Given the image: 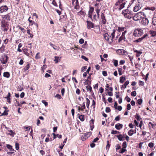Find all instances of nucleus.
I'll return each instance as SVG.
<instances>
[{
	"label": "nucleus",
	"instance_id": "79ce46f5",
	"mask_svg": "<svg viewBox=\"0 0 156 156\" xmlns=\"http://www.w3.org/2000/svg\"><path fill=\"white\" fill-rule=\"evenodd\" d=\"M126 78L125 77L122 76L120 77L119 82L120 83H123L125 80Z\"/></svg>",
	"mask_w": 156,
	"mask_h": 156
},
{
	"label": "nucleus",
	"instance_id": "bb28decb",
	"mask_svg": "<svg viewBox=\"0 0 156 156\" xmlns=\"http://www.w3.org/2000/svg\"><path fill=\"white\" fill-rule=\"evenodd\" d=\"M31 19H33V18H31V16H30L28 19V20L30 23L29 25L32 26L34 24L35 22L33 21L32 20H30Z\"/></svg>",
	"mask_w": 156,
	"mask_h": 156
},
{
	"label": "nucleus",
	"instance_id": "c03bdc74",
	"mask_svg": "<svg viewBox=\"0 0 156 156\" xmlns=\"http://www.w3.org/2000/svg\"><path fill=\"white\" fill-rule=\"evenodd\" d=\"M6 146L7 148L10 151H14V149L12 148V146L11 145L9 144H6Z\"/></svg>",
	"mask_w": 156,
	"mask_h": 156
},
{
	"label": "nucleus",
	"instance_id": "39448f33",
	"mask_svg": "<svg viewBox=\"0 0 156 156\" xmlns=\"http://www.w3.org/2000/svg\"><path fill=\"white\" fill-rule=\"evenodd\" d=\"M9 22L5 20H2L1 23V27L4 32L7 31L9 29Z\"/></svg>",
	"mask_w": 156,
	"mask_h": 156
},
{
	"label": "nucleus",
	"instance_id": "4d7b16f0",
	"mask_svg": "<svg viewBox=\"0 0 156 156\" xmlns=\"http://www.w3.org/2000/svg\"><path fill=\"white\" fill-rule=\"evenodd\" d=\"M122 147L123 148H126L127 147L126 142V141H124L122 144Z\"/></svg>",
	"mask_w": 156,
	"mask_h": 156
},
{
	"label": "nucleus",
	"instance_id": "ea45409f",
	"mask_svg": "<svg viewBox=\"0 0 156 156\" xmlns=\"http://www.w3.org/2000/svg\"><path fill=\"white\" fill-rule=\"evenodd\" d=\"M127 150L126 149V148H122L121 150L119 151V153L120 154H123L125 151H126Z\"/></svg>",
	"mask_w": 156,
	"mask_h": 156
},
{
	"label": "nucleus",
	"instance_id": "a18cd8bd",
	"mask_svg": "<svg viewBox=\"0 0 156 156\" xmlns=\"http://www.w3.org/2000/svg\"><path fill=\"white\" fill-rule=\"evenodd\" d=\"M118 71L119 72V75L120 76L122 75V67H121V68L118 67Z\"/></svg>",
	"mask_w": 156,
	"mask_h": 156
},
{
	"label": "nucleus",
	"instance_id": "58836bf2",
	"mask_svg": "<svg viewBox=\"0 0 156 156\" xmlns=\"http://www.w3.org/2000/svg\"><path fill=\"white\" fill-rule=\"evenodd\" d=\"M94 119H91L90 122V127H91V126H93V128H94Z\"/></svg>",
	"mask_w": 156,
	"mask_h": 156
},
{
	"label": "nucleus",
	"instance_id": "774afa93",
	"mask_svg": "<svg viewBox=\"0 0 156 156\" xmlns=\"http://www.w3.org/2000/svg\"><path fill=\"white\" fill-rule=\"evenodd\" d=\"M11 133L10 134V135H11L12 136H13L16 134L12 130H10L9 131Z\"/></svg>",
	"mask_w": 156,
	"mask_h": 156
},
{
	"label": "nucleus",
	"instance_id": "680f3d73",
	"mask_svg": "<svg viewBox=\"0 0 156 156\" xmlns=\"http://www.w3.org/2000/svg\"><path fill=\"white\" fill-rule=\"evenodd\" d=\"M131 95L132 96H133L134 97L136 95V91H133L131 93Z\"/></svg>",
	"mask_w": 156,
	"mask_h": 156
},
{
	"label": "nucleus",
	"instance_id": "423d86ee",
	"mask_svg": "<svg viewBox=\"0 0 156 156\" xmlns=\"http://www.w3.org/2000/svg\"><path fill=\"white\" fill-rule=\"evenodd\" d=\"M143 30L140 29H136L133 32V35L134 36L137 37L141 36L143 34Z\"/></svg>",
	"mask_w": 156,
	"mask_h": 156
},
{
	"label": "nucleus",
	"instance_id": "49530a36",
	"mask_svg": "<svg viewBox=\"0 0 156 156\" xmlns=\"http://www.w3.org/2000/svg\"><path fill=\"white\" fill-rule=\"evenodd\" d=\"M111 144L109 143V141H107V145L106 147V148L107 150L108 151L109 150V148L110 147Z\"/></svg>",
	"mask_w": 156,
	"mask_h": 156
},
{
	"label": "nucleus",
	"instance_id": "9b49d317",
	"mask_svg": "<svg viewBox=\"0 0 156 156\" xmlns=\"http://www.w3.org/2000/svg\"><path fill=\"white\" fill-rule=\"evenodd\" d=\"M148 36V35L147 34H145L142 37L139 38L137 39L134 40L133 42H141L146 37Z\"/></svg>",
	"mask_w": 156,
	"mask_h": 156
},
{
	"label": "nucleus",
	"instance_id": "c756f323",
	"mask_svg": "<svg viewBox=\"0 0 156 156\" xmlns=\"http://www.w3.org/2000/svg\"><path fill=\"white\" fill-rule=\"evenodd\" d=\"M134 52L136 53V57H138L140 56V55L142 53V52L141 51L136 50L134 51Z\"/></svg>",
	"mask_w": 156,
	"mask_h": 156
},
{
	"label": "nucleus",
	"instance_id": "052dcab7",
	"mask_svg": "<svg viewBox=\"0 0 156 156\" xmlns=\"http://www.w3.org/2000/svg\"><path fill=\"white\" fill-rule=\"evenodd\" d=\"M142 99H139L137 100V103L139 105H141L142 102Z\"/></svg>",
	"mask_w": 156,
	"mask_h": 156
},
{
	"label": "nucleus",
	"instance_id": "f257e3e1",
	"mask_svg": "<svg viewBox=\"0 0 156 156\" xmlns=\"http://www.w3.org/2000/svg\"><path fill=\"white\" fill-rule=\"evenodd\" d=\"M151 12L149 7L144 8L142 12H138L135 14V17H136V18H137L138 20L142 18L141 15H143L144 17H149L151 13Z\"/></svg>",
	"mask_w": 156,
	"mask_h": 156
},
{
	"label": "nucleus",
	"instance_id": "5701e85b",
	"mask_svg": "<svg viewBox=\"0 0 156 156\" xmlns=\"http://www.w3.org/2000/svg\"><path fill=\"white\" fill-rule=\"evenodd\" d=\"M126 38L125 37H124L121 35L118 40V42L120 43L121 42L122 40H123L124 41H126Z\"/></svg>",
	"mask_w": 156,
	"mask_h": 156
},
{
	"label": "nucleus",
	"instance_id": "dca6fc26",
	"mask_svg": "<svg viewBox=\"0 0 156 156\" xmlns=\"http://www.w3.org/2000/svg\"><path fill=\"white\" fill-rule=\"evenodd\" d=\"M136 127L135 126V129H131L129 130L128 132V134L130 136H132L133 133H136Z\"/></svg>",
	"mask_w": 156,
	"mask_h": 156
},
{
	"label": "nucleus",
	"instance_id": "9d476101",
	"mask_svg": "<svg viewBox=\"0 0 156 156\" xmlns=\"http://www.w3.org/2000/svg\"><path fill=\"white\" fill-rule=\"evenodd\" d=\"M86 23L87 24V28L88 29H91V28H94V24L90 21L87 20Z\"/></svg>",
	"mask_w": 156,
	"mask_h": 156
},
{
	"label": "nucleus",
	"instance_id": "603ef678",
	"mask_svg": "<svg viewBox=\"0 0 156 156\" xmlns=\"http://www.w3.org/2000/svg\"><path fill=\"white\" fill-rule=\"evenodd\" d=\"M135 118L137 120L140 121L141 119L140 118V116L137 113H136V115H135Z\"/></svg>",
	"mask_w": 156,
	"mask_h": 156
},
{
	"label": "nucleus",
	"instance_id": "412c9836",
	"mask_svg": "<svg viewBox=\"0 0 156 156\" xmlns=\"http://www.w3.org/2000/svg\"><path fill=\"white\" fill-rule=\"evenodd\" d=\"M77 115L79 116V119L81 121L83 122L85 120V118L84 115H80L79 113Z\"/></svg>",
	"mask_w": 156,
	"mask_h": 156
},
{
	"label": "nucleus",
	"instance_id": "2eb2a0df",
	"mask_svg": "<svg viewBox=\"0 0 156 156\" xmlns=\"http://www.w3.org/2000/svg\"><path fill=\"white\" fill-rule=\"evenodd\" d=\"M141 8V7L140 4H136L133 8V11L134 12H136L139 11Z\"/></svg>",
	"mask_w": 156,
	"mask_h": 156
},
{
	"label": "nucleus",
	"instance_id": "20e7f679",
	"mask_svg": "<svg viewBox=\"0 0 156 156\" xmlns=\"http://www.w3.org/2000/svg\"><path fill=\"white\" fill-rule=\"evenodd\" d=\"M124 0H118L115 4L114 7L115 9H118L119 10H120L125 7L126 4L125 2H123Z\"/></svg>",
	"mask_w": 156,
	"mask_h": 156
},
{
	"label": "nucleus",
	"instance_id": "69168bd1",
	"mask_svg": "<svg viewBox=\"0 0 156 156\" xmlns=\"http://www.w3.org/2000/svg\"><path fill=\"white\" fill-rule=\"evenodd\" d=\"M111 111V109L109 107H107L105 109V112H110Z\"/></svg>",
	"mask_w": 156,
	"mask_h": 156
},
{
	"label": "nucleus",
	"instance_id": "7ed1b4c3",
	"mask_svg": "<svg viewBox=\"0 0 156 156\" xmlns=\"http://www.w3.org/2000/svg\"><path fill=\"white\" fill-rule=\"evenodd\" d=\"M122 14L125 18L128 20L130 19L134 15L133 12L128 9L123 10L122 11Z\"/></svg>",
	"mask_w": 156,
	"mask_h": 156
},
{
	"label": "nucleus",
	"instance_id": "6ab92c4d",
	"mask_svg": "<svg viewBox=\"0 0 156 156\" xmlns=\"http://www.w3.org/2000/svg\"><path fill=\"white\" fill-rule=\"evenodd\" d=\"M85 105L84 103H83V105L81 107V108L80 107V106L78 107V110L79 111H83L84 109H85Z\"/></svg>",
	"mask_w": 156,
	"mask_h": 156
},
{
	"label": "nucleus",
	"instance_id": "b1692460",
	"mask_svg": "<svg viewBox=\"0 0 156 156\" xmlns=\"http://www.w3.org/2000/svg\"><path fill=\"white\" fill-rule=\"evenodd\" d=\"M10 73L9 72H4L3 73V76L5 77H6L7 78H9L10 76Z\"/></svg>",
	"mask_w": 156,
	"mask_h": 156
},
{
	"label": "nucleus",
	"instance_id": "c9c22d12",
	"mask_svg": "<svg viewBox=\"0 0 156 156\" xmlns=\"http://www.w3.org/2000/svg\"><path fill=\"white\" fill-rule=\"evenodd\" d=\"M5 46L3 45L0 48V53H3L5 51Z\"/></svg>",
	"mask_w": 156,
	"mask_h": 156
},
{
	"label": "nucleus",
	"instance_id": "f03ea898",
	"mask_svg": "<svg viewBox=\"0 0 156 156\" xmlns=\"http://www.w3.org/2000/svg\"><path fill=\"white\" fill-rule=\"evenodd\" d=\"M115 30L114 29L111 34V35H109L108 33H106L103 34L104 38L109 44H111L113 42V39L115 38Z\"/></svg>",
	"mask_w": 156,
	"mask_h": 156
},
{
	"label": "nucleus",
	"instance_id": "de8ad7c7",
	"mask_svg": "<svg viewBox=\"0 0 156 156\" xmlns=\"http://www.w3.org/2000/svg\"><path fill=\"white\" fill-rule=\"evenodd\" d=\"M117 137L118 140L120 141L122 140L123 138L122 134H119L118 135H117Z\"/></svg>",
	"mask_w": 156,
	"mask_h": 156
},
{
	"label": "nucleus",
	"instance_id": "7c9ffc66",
	"mask_svg": "<svg viewBox=\"0 0 156 156\" xmlns=\"http://www.w3.org/2000/svg\"><path fill=\"white\" fill-rule=\"evenodd\" d=\"M86 89L87 91H89L90 92L94 94V93L92 90V87L90 86L89 85L87 86H86Z\"/></svg>",
	"mask_w": 156,
	"mask_h": 156
},
{
	"label": "nucleus",
	"instance_id": "f8f14e48",
	"mask_svg": "<svg viewBox=\"0 0 156 156\" xmlns=\"http://www.w3.org/2000/svg\"><path fill=\"white\" fill-rule=\"evenodd\" d=\"M101 22L103 24H105L107 21L105 17L104 13H101Z\"/></svg>",
	"mask_w": 156,
	"mask_h": 156
},
{
	"label": "nucleus",
	"instance_id": "4be33fe9",
	"mask_svg": "<svg viewBox=\"0 0 156 156\" xmlns=\"http://www.w3.org/2000/svg\"><path fill=\"white\" fill-rule=\"evenodd\" d=\"M3 19H5L4 20H10V16L9 15V13H8L4 16V17H3Z\"/></svg>",
	"mask_w": 156,
	"mask_h": 156
},
{
	"label": "nucleus",
	"instance_id": "e2e57ef3",
	"mask_svg": "<svg viewBox=\"0 0 156 156\" xmlns=\"http://www.w3.org/2000/svg\"><path fill=\"white\" fill-rule=\"evenodd\" d=\"M39 54H40L39 52H38L37 53V54L35 56V58L36 59H38L40 58V55H39Z\"/></svg>",
	"mask_w": 156,
	"mask_h": 156
},
{
	"label": "nucleus",
	"instance_id": "1a4fd4ad",
	"mask_svg": "<svg viewBox=\"0 0 156 156\" xmlns=\"http://www.w3.org/2000/svg\"><path fill=\"white\" fill-rule=\"evenodd\" d=\"M94 8L93 7L90 6L88 12V17L90 19H92V15L94 12Z\"/></svg>",
	"mask_w": 156,
	"mask_h": 156
},
{
	"label": "nucleus",
	"instance_id": "2f4dec72",
	"mask_svg": "<svg viewBox=\"0 0 156 156\" xmlns=\"http://www.w3.org/2000/svg\"><path fill=\"white\" fill-rule=\"evenodd\" d=\"M30 64L29 63L23 69V70L24 72H26L27 70H28L30 67Z\"/></svg>",
	"mask_w": 156,
	"mask_h": 156
},
{
	"label": "nucleus",
	"instance_id": "3c124183",
	"mask_svg": "<svg viewBox=\"0 0 156 156\" xmlns=\"http://www.w3.org/2000/svg\"><path fill=\"white\" fill-rule=\"evenodd\" d=\"M30 29H28L27 30V33L30 35V37L31 38H32L33 35L32 34H31L30 33Z\"/></svg>",
	"mask_w": 156,
	"mask_h": 156
},
{
	"label": "nucleus",
	"instance_id": "a19ab883",
	"mask_svg": "<svg viewBox=\"0 0 156 156\" xmlns=\"http://www.w3.org/2000/svg\"><path fill=\"white\" fill-rule=\"evenodd\" d=\"M127 150L126 149V148H122L121 150L119 151V153L120 154H123L125 151H126Z\"/></svg>",
	"mask_w": 156,
	"mask_h": 156
},
{
	"label": "nucleus",
	"instance_id": "6e6552de",
	"mask_svg": "<svg viewBox=\"0 0 156 156\" xmlns=\"http://www.w3.org/2000/svg\"><path fill=\"white\" fill-rule=\"evenodd\" d=\"M8 58V57L7 55H4L1 57L0 61L3 64H5L7 62Z\"/></svg>",
	"mask_w": 156,
	"mask_h": 156
},
{
	"label": "nucleus",
	"instance_id": "338daca9",
	"mask_svg": "<svg viewBox=\"0 0 156 156\" xmlns=\"http://www.w3.org/2000/svg\"><path fill=\"white\" fill-rule=\"evenodd\" d=\"M42 102L46 106H47L48 105V102H46L45 100H43L42 101Z\"/></svg>",
	"mask_w": 156,
	"mask_h": 156
},
{
	"label": "nucleus",
	"instance_id": "72a5a7b5",
	"mask_svg": "<svg viewBox=\"0 0 156 156\" xmlns=\"http://www.w3.org/2000/svg\"><path fill=\"white\" fill-rule=\"evenodd\" d=\"M85 14V12L82 10L80 12H78L77 14L81 16H84Z\"/></svg>",
	"mask_w": 156,
	"mask_h": 156
},
{
	"label": "nucleus",
	"instance_id": "c85d7f7f",
	"mask_svg": "<svg viewBox=\"0 0 156 156\" xmlns=\"http://www.w3.org/2000/svg\"><path fill=\"white\" fill-rule=\"evenodd\" d=\"M22 50L24 53L27 56H29V54L28 52V50L26 48H22Z\"/></svg>",
	"mask_w": 156,
	"mask_h": 156
},
{
	"label": "nucleus",
	"instance_id": "0eeeda50",
	"mask_svg": "<svg viewBox=\"0 0 156 156\" xmlns=\"http://www.w3.org/2000/svg\"><path fill=\"white\" fill-rule=\"evenodd\" d=\"M92 134V132H87L81 136V140L83 141H85Z\"/></svg>",
	"mask_w": 156,
	"mask_h": 156
},
{
	"label": "nucleus",
	"instance_id": "aec40b11",
	"mask_svg": "<svg viewBox=\"0 0 156 156\" xmlns=\"http://www.w3.org/2000/svg\"><path fill=\"white\" fill-rule=\"evenodd\" d=\"M67 19V16L66 15H62L60 16V20L61 22L66 21Z\"/></svg>",
	"mask_w": 156,
	"mask_h": 156
},
{
	"label": "nucleus",
	"instance_id": "0e129e2a",
	"mask_svg": "<svg viewBox=\"0 0 156 156\" xmlns=\"http://www.w3.org/2000/svg\"><path fill=\"white\" fill-rule=\"evenodd\" d=\"M95 104L96 103L95 101H94V100H93L92 101V104L91 106V107H93L94 109L95 107Z\"/></svg>",
	"mask_w": 156,
	"mask_h": 156
},
{
	"label": "nucleus",
	"instance_id": "09e8293b",
	"mask_svg": "<svg viewBox=\"0 0 156 156\" xmlns=\"http://www.w3.org/2000/svg\"><path fill=\"white\" fill-rule=\"evenodd\" d=\"M55 58V59L54 60V61L55 62V63H57L58 62V60L59 58L58 56H55L54 57Z\"/></svg>",
	"mask_w": 156,
	"mask_h": 156
},
{
	"label": "nucleus",
	"instance_id": "37998d69",
	"mask_svg": "<svg viewBox=\"0 0 156 156\" xmlns=\"http://www.w3.org/2000/svg\"><path fill=\"white\" fill-rule=\"evenodd\" d=\"M112 62L113 63L115 67H117L118 65V61L117 60L113 59Z\"/></svg>",
	"mask_w": 156,
	"mask_h": 156
},
{
	"label": "nucleus",
	"instance_id": "473e14b6",
	"mask_svg": "<svg viewBox=\"0 0 156 156\" xmlns=\"http://www.w3.org/2000/svg\"><path fill=\"white\" fill-rule=\"evenodd\" d=\"M125 29V28L124 27H118V30H117V31H118L119 32H120L122 31H124Z\"/></svg>",
	"mask_w": 156,
	"mask_h": 156
},
{
	"label": "nucleus",
	"instance_id": "13d9d810",
	"mask_svg": "<svg viewBox=\"0 0 156 156\" xmlns=\"http://www.w3.org/2000/svg\"><path fill=\"white\" fill-rule=\"evenodd\" d=\"M154 144L152 142H150L149 143L148 146L150 148L153 147L154 146Z\"/></svg>",
	"mask_w": 156,
	"mask_h": 156
},
{
	"label": "nucleus",
	"instance_id": "a211bd4d",
	"mask_svg": "<svg viewBox=\"0 0 156 156\" xmlns=\"http://www.w3.org/2000/svg\"><path fill=\"white\" fill-rule=\"evenodd\" d=\"M123 126L122 124L118 123L115 125V127L117 129L119 130L122 128Z\"/></svg>",
	"mask_w": 156,
	"mask_h": 156
},
{
	"label": "nucleus",
	"instance_id": "393cba45",
	"mask_svg": "<svg viewBox=\"0 0 156 156\" xmlns=\"http://www.w3.org/2000/svg\"><path fill=\"white\" fill-rule=\"evenodd\" d=\"M129 83V81L128 80L126 81L124 84L122 85L121 87V89L122 90L123 88H125L126 87V86Z\"/></svg>",
	"mask_w": 156,
	"mask_h": 156
},
{
	"label": "nucleus",
	"instance_id": "864d4df0",
	"mask_svg": "<svg viewBox=\"0 0 156 156\" xmlns=\"http://www.w3.org/2000/svg\"><path fill=\"white\" fill-rule=\"evenodd\" d=\"M74 5V9H78L80 7L79 4H73Z\"/></svg>",
	"mask_w": 156,
	"mask_h": 156
},
{
	"label": "nucleus",
	"instance_id": "6e6d98bb",
	"mask_svg": "<svg viewBox=\"0 0 156 156\" xmlns=\"http://www.w3.org/2000/svg\"><path fill=\"white\" fill-rule=\"evenodd\" d=\"M115 149L116 151H117L118 150L121 149V147L119 144H117L115 146Z\"/></svg>",
	"mask_w": 156,
	"mask_h": 156
},
{
	"label": "nucleus",
	"instance_id": "f3484780",
	"mask_svg": "<svg viewBox=\"0 0 156 156\" xmlns=\"http://www.w3.org/2000/svg\"><path fill=\"white\" fill-rule=\"evenodd\" d=\"M117 51L118 53H119V54L121 55H126L127 53V52L123 49H119Z\"/></svg>",
	"mask_w": 156,
	"mask_h": 156
},
{
	"label": "nucleus",
	"instance_id": "cd10ccee",
	"mask_svg": "<svg viewBox=\"0 0 156 156\" xmlns=\"http://www.w3.org/2000/svg\"><path fill=\"white\" fill-rule=\"evenodd\" d=\"M150 34L152 37H154L156 36V31L153 30H150L149 31Z\"/></svg>",
	"mask_w": 156,
	"mask_h": 156
},
{
	"label": "nucleus",
	"instance_id": "a878e982",
	"mask_svg": "<svg viewBox=\"0 0 156 156\" xmlns=\"http://www.w3.org/2000/svg\"><path fill=\"white\" fill-rule=\"evenodd\" d=\"M152 24L153 28H155V30H156V19L154 18L153 19Z\"/></svg>",
	"mask_w": 156,
	"mask_h": 156
},
{
	"label": "nucleus",
	"instance_id": "ddd939ff",
	"mask_svg": "<svg viewBox=\"0 0 156 156\" xmlns=\"http://www.w3.org/2000/svg\"><path fill=\"white\" fill-rule=\"evenodd\" d=\"M142 24L146 26L149 23V21L147 18H146V17H144H144H143L142 20Z\"/></svg>",
	"mask_w": 156,
	"mask_h": 156
},
{
	"label": "nucleus",
	"instance_id": "8fccbe9b",
	"mask_svg": "<svg viewBox=\"0 0 156 156\" xmlns=\"http://www.w3.org/2000/svg\"><path fill=\"white\" fill-rule=\"evenodd\" d=\"M119 133L120 132L119 131H117V130H114L113 129H112L111 132V133L113 134Z\"/></svg>",
	"mask_w": 156,
	"mask_h": 156
},
{
	"label": "nucleus",
	"instance_id": "4468645a",
	"mask_svg": "<svg viewBox=\"0 0 156 156\" xmlns=\"http://www.w3.org/2000/svg\"><path fill=\"white\" fill-rule=\"evenodd\" d=\"M8 8L6 5L2 6L0 7V12L1 13L7 11L8 10Z\"/></svg>",
	"mask_w": 156,
	"mask_h": 156
},
{
	"label": "nucleus",
	"instance_id": "e433bc0d",
	"mask_svg": "<svg viewBox=\"0 0 156 156\" xmlns=\"http://www.w3.org/2000/svg\"><path fill=\"white\" fill-rule=\"evenodd\" d=\"M49 44L55 50H58V47L56 46L54 44H52L51 42H50L49 43Z\"/></svg>",
	"mask_w": 156,
	"mask_h": 156
},
{
	"label": "nucleus",
	"instance_id": "f704fd0d",
	"mask_svg": "<svg viewBox=\"0 0 156 156\" xmlns=\"http://www.w3.org/2000/svg\"><path fill=\"white\" fill-rule=\"evenodd\" d=\"M97 17L96 14H94L93 17L92 16V19H91L92 21L95 22L97 21Z\"/></svg>",
	"mask_w": 156,
	"mask_h": 156
},
{
	"label": "nucleus",
	"instance_id": "5fc2aeb1",
	"mask_svg": "<svg viewBox=\"0 0 156 156\" xmlns=\"http://www.w3.org/2000/svg\"><path fill=\"white\" fill-rule=\"evenodd\" d=\"M15 148L17 150H18L19 149V144L17 142L15 143Z\"/></svg>",
	"mask_w": 156,
	"mask_h": 156
},
{
	"label": "nucleus",
	"instance_id": "bf43d9fd",
	"mask_svg": "<svg viewBox=\"0 0 156 156\" xmlns=\"http://www.w3.org/2000/svg\"><path fill=\"white\" fill-rule=\"evenodd\" d=\"M8 115V111H6V110L4 111V112L2 114L0 115Z\"/></svg>",
	"mask_w": 156,
	"mask_h": 156
},
{
	"label": "nucleus",
	"instance_id": "4c0bfd02",
	"mask_svg": "<svg viewBox=\"0 0 156 156\" xmlns=\"http://www.w3.org/2000/svg\"><path fill=\"white\" fill-rule=\"evenodd\" d=\"M86 106H87V108L88 109L89 108L90 103V101L87 98H86Z\"/></svg>",
	"mask_w": 156,
	"mask_h": 156
}]
</instances>
